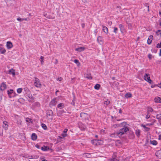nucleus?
I'll list each match as a JSON object with an SVG mask.
<instances>
[{"label": "nucleus", "mask_w": 161, "mask_h": 161, "mask_svg": "<svg viewBox=\"0 0 161 161\" xmlns=\"http://www.w3.org/2000/svg\"><path fill=\"white\" fill-rule=\"evenodd\" d=\"M22 90V88H18L17 89V92L18 93H21V92Z\"/></svg>", "instance_id": "37"}, {"label": "nucleus", "mask_w": 161, "mask_h": 161, "mask_svg": "<svg viewBox=\"0 0 161 161\" xmlns=\"http://www.w3.org/2000/svg\"><path fill=\"white\" fill-rule=\"evenodd\" d=\"M154 101L156 103H161V98L159 97H157L154 98Z\"/></svg>", "instance_id": "17"}, {"label": "nucleus", "mask_w": 161, "mask_h": 161, "mask_svg": "<svg viewBox=\"0 0 161 161\" xmlns=\"http://www.w3.org/2000/svg\"><path fill=\"white\" fill-rule=\"evenodd\" d=\"M73 97L72 99H71L70 100H71V102H70V103L72 105L75 106V102L76 101V98L74 94L73 93Z\"/></svg>", "instance_id": "7"}, {"label": "nucleus", "mask_w": 161, "mask_h": 161, "mask_svg": "<svg viewBox=\"0 0 161 161\" xmlns=\"http://www.w3.org/2000/svg\"><path fill=\"white\" fill-rule=\"evenodd\" d=\"M153 36L152 35L150 36L148 39L147 41V43L148 44H150L151 43L153 39Z\"/></svg>", "instance_id": "10"}, {"label": "nucleus", "mask_w": 161, "mask_h": 161, "mask_svg": "<svg viewBox=\"0 0 161 161\" xmlns=\"http://www.w3.org/2000/svg\"><path fill=\"white\" fill-rule=\"evenodd\" d=\"M41 125L42 128L45 130H46L47 129V127L46 125L43 123H42L41 124Z\"/></svg>", "instance_id": "30"}, {"label": "nucleus", "mask_w": 161, "mask_h": 161, "mask_svg": "<svg viewBox=\"0 0 161 161\" xmlns=\"http://www.w3.org/2000/svg\"><path fill=\"white\" fill-rule=\"evenodd\" d=\"M97 41L100 44H103V38L101 36H98L97 38Z\"/></svg>", "instance_id": "13"}, {"label": "nucleus", "mask_w": 161, "mask_h": 161, "mask_svg": "<svg viewBox=\"0 0 161 161\" xmlns=\"http://www.w3.org/2000/svg\"><path fill=\"white\" fill-rule=\"evenodd\" d=\"M3 128L5 129V130H7L8 126V124H7V122L6 121L3 122Z\"/></svg>", "instance_id": "19"}, {"label": "nucleus", "mask_w": 161, "mask_h": 161, "mask_svg": "<svg viewBox=\"0 0 161 161\" xmlns=\"http://www.w3.org/2000/svg\"><path fill=\"white\" fill-rule=\"evenodd\" d=\"M156 118L158 119H161V114H159L156 115Z\"/></svg>", "instance_id": "36"}, {"label": "nucleus", "mask_w": 161, "mask_h": 161, "mask_svg": "<svg viewBox=\"0 0 161 161\" xmlns=\"http://www.w3.org/2000/svg\"><path fill=\"white\" fill-rule=\"evenodd\" d=\"M156 33L158 36H159L161 37V30H158L156 32Z\"/></svg>", "instance_id": "33"}, {"label": "nucleus", "mask_w": 161, "mask_h": 161, "mask_svg": "<svg viewBox=\"0 0 161 161\" xmlns=\"http://www.w3.org/2000/svg\"><path fill=\"white\" fill-rule=\"evenodd\" d=\"M28 97L32 100L34 99V97H32L31 95H30L29 96H28Z\"/></svg>", "instance_id": "49"}, {"label": "nucleus", "mask_w": 161, "mask_h": 161, "mask_svg": "<svg viewBox=\"0 0 161 161\" xmlns=\"http://www.w3.org/2000/svg\"><path fill=\"white\" fill-rule=\"evenodd\" d=\"M85 49V48L84 47H80L78 48H76L75 49V50L78 51L79 52H81L83 51Z\"/></svg>", "instance_id": "15"}, {"label": "nucleus", "mask_w": 161, "mask_h": 161, "mask_svg": "<svg viewBox=\"0 0 161 161\" xmlns=\"http://www.w3.org/2000/svg\"><path fill=\"white\" fill-rule=\"evenodd\" d=\"M153 111V109L151 107H148V109L147 111V114H149V112H152Z\"/></svg>", "instance_id": "29"}, {"label": "nucleus", "mask_w": 161, "mask_h": 161, "mask_svg": "<svg viewBox=\"0 0 161 161\" xmlns=\"http://www.w3.org/2000/svg\"><path fill=\"white\" fill-rule=\"evenodd\" d=\"M9 74H12L13 75H15V70L13 69H11L9 70Z\"/></svg>", "instance_id": "21"}, {"label": "nucleus", "mask_w": 161, "mask_h": 161, "mask_svg": "<svg viewBox=\"0 0 161 161\" xmlns=\"http://www.w3.org/2000/svg\"><path fill=\"white\" fill-rule=\"evenodd\" d=\"M64 105L63 103H60L58 105L57 107L59 108H62L64 107Z\"/></svg>", "instance_id": "24"}, {"label": "nucleus", "mask_w": 161, "mask_h": 161, "mask_svg": "<svg viewBox=\"0 0 161 161\" xmlns=\"http://www.w3.org/2000/svg\"><path fill=\"white\" fill-rule=\"evenodd\" d=\"M155 155L159 158H161V149L157 151L155 153Z\"/></svg>", "instance_id": "9"}, {"label": "nucleus", "mask_w": 161, "mask_h": 161, "mask_svg": "<svg viewBox=\"0 0 161 161\" xmlns=\"http://www.w3.org/2000/svg\"><path fill=\"white\" fill-rule=\"evenodd\" d=\"M122 112H121V110L120 109L119 110V113H121Z\"/></svg>", "instance_id": "64"}, {"label": "nucleus", "mask_w": 161, "mask_h": 161, "mask_svg": "<svg viewBox=\"0 0 161 161\" xmlns=\"http://www.w3.org/2000/svg\"><path fill=\"white\" fill-rule=\"evenodd\" d=\"M80 116L84 120L88 119V114L85 113H81L80 114Z\"/></svg>", "instance_id": "5"}, {"label": "nucleus", "mask_w": 161, "mask_h": 161, "mask_svg": "<svg viewBox=\"0 0 161 161\" xmlns=\"http://www.w3.org/2000/svg\"><path fill=\"white\" fill-rule=\"evenodd\" d=\"M47 116V117H50L51 119L53 118V111L51 110H49L46 112Z\"/></svg>", "instance_id": "4"}, {"label": "nucleus", "mask_w": 161, "mask_h": 161, "mask_svg": "<svg viewBox=\"0 0 161 161\" xmlns=\"http://www.w3.org/2000/svg\"><path fill=\"white\" fill-rule=\"evenodd\" d=\"M129 129L127 127H125L120 129L118 132L111 134L110 136L111 137H115L117 135H122L124 134L125 132H126Z\"/></svg>", "instance_id": "1"}, {"label": "nucleus", "mask_w": 161, "mask_h": 161, "mask_svg": "<svg viewBox=\"0 0 161 161\" xmlns=\"http://www.w3.org/2000/svg\"><path fill=\"white\" fill-rule=\"evenodd\" d=\"M152 55L151 54H149L148 55V57L150 59H152Z\"/></svg>", "instance_id": "45"}, {"label": "nucleus", "mask_w": 161, "mask_h": 161, "mask_svg": "<svg viewBox=\"0 0 161 161\" xmlns=\"http://www.w3.org/2000/svg\"><path fill=\"white\" fill-rule=\"evenodd\" d=\"M58 61L57 59H55V62L54 63L55 64H57L58 63Z\"/></svg>", "instance_id": "52"}, {"label": "nucleus", "mask_w": 161, "mask_h": 161, "mask_svg": "<svg viewBox=\"0 0 161 161\" xmlns=\"http://www.w3.org/2000/svg\"><path fill=\"white\" fill-rule=\"evenodd\" d=\"M100 87V84H97L95 86L94 88L95 89L98 90L99 89Z\"/></svg>", "instance_id": "31"}, {"label": "nucleus", "mask_w": 161, "mask_h": 161, "mask_svg": "<svg viewBox=\"0 0 161 161\" xmlns=\"http://www.w3.org/2000/svg\"><path fill=\"white\" fill-rule=\"evenodd\" d=\"M1 90L3 91L6 88V85L3 82L1 85Z\"/></svg>", "instance_id": "14"}, {"label": "nucleus", "mask_w": 161, "mask_h": 161, "mask_svg": "<svg viewBox=\"0 0 161 161\" xmlns=\"http://www.w3.org/2000/svg\"><path fill=\"white\" fill-rule=\"evenodd\" d=\"M103 30L105 33H107L108 32V29L106 26H103Z\"/></svg>", "instance_id": "25"}, {"label": "nucleus", "mask_w": 161, "mask_h": 161, "mask_svg": "<svg viewBox=\"0 0 161 161\" xmlns=\"http://www.w3.org/2000/svg\"><path fill=\"white\" fill-rule=\"evenodd\" d=\"M44 58V57L42 56H41L40 57V59H41V60H43Z\"/></svg>", "instance_id": "56"}, {"label": "nucleus", "mask_w": 161, "mask_h": 161, "mask_svg": "<svg viewBox=\"0 0 161 161\" xmlns=\"http://www.w3.org/2000/svg\"><path fill=\"white\" fill-rule=\"evenodd\" d=\"M109 161H119V160H118L117 159H115L114 158L113 159H110Z\"/></svg>", "instance_id": "44"}, {"label": "nucleus", "mask_w": 161, "mask_h": 161, "mask_svg": "<svg viewBox=\"0 0 161 161\" xmlns=\"http://www.w3.org/2000/svg\"><path fill=\"white\" fill-rule=\"evenodd\" d=\"M131 96H132V95L131 94V93H130V92L126 93L125 95V97L126 98H127L131 97Z\"/></svg>", "instance_id": "22"}, {"label": "nucleus", "mask_w": 161, "mask_h": 161, "mask_svg": "<svg viewBox=\"0 0 161 161\" xmlns=\"http://www.w3.org/2000/svg\"><path fill=\"white\" fill-rule=\"evenodd\" d=\"M119 26L121 32H122V30H123V28H124L123 25L120 24L119 25Z\"/></svg>", "instance_id": "39"}, {"label": "nucleus", "mask_w": 161, "mask_h": 161, "mask_svg": "<svg viewBox=\"0 0 161 161\" xmlns=\"http://www.w3.org/2000/svg\"><path fill=\"white\" fill-rule=\"evenodd\" d=\"M31 119H30V118H27L26 119V121H27V122H29V121H31Z\"/></svg>", "instance_id": "48"}, {"label": "nucleus", "mask_w": 161, "mask_h": 161, "mask_svg": "<svg viewBox=\"0 0 161 161\" xmlns=\"http://www.w3.org/2000/svg\"><path fill=\"white\" fill-rule=\"evenodd\" d=\"M26 157L27 158L29 159H33V155H26Z\"/></svg>", "instance_id": "38"}, {"label": "nucleus", "mask_w": 161, "mask_h": 161, "mask_svg": "<svg viewBox=\"0 0 161 161\" xmlns=\"http://www.w3.org/2000/svg\"><path fill=\"white\" fill-rule=\"evenodd\" d=\"M41 150L43 151H47L49 150V147L48 146H44L41 147Z\"/></svg>", "instance_id": "16"}, {"label": "nucleus", "mask_w": 161, "mask_h": 161, "mask_svg": "<svg viewBox=\"0 0 161 161\" xmlns=\"http://www.w3.org/2000/svg\"><path fill=\"white\" fill-rule=\"evenodd\" d=\"M64 112V110H60L58 111L57 113V115H58V114H62Z\"/></svg>", "instance_id": "32"}, {"label": "nucleus", "mask_w": 161, "mask_h": 161, "mask_svg": "<svg viewBox=\"0 0 161 161\" xmlns=\"http://www.w3.org/2000/svg\"><path fill=\"white\" fill-rule=\"evenodd\" d=\"M33 159H37L39 158V156L37 155L33 156Z\"/></svg>", "instance_id": "41"}, {"label": "nucleus", "mask_w": 161, "mask_h": 161, "mask_svg": "<svg viewBox=\"0 0 161 161\" xmlns=\"http://www.w3.org/2000/svg\"><path fill=\"white\" fill-rule=\"evenodd\" d=\"M136 134L138 137H139L140 135V130L137 129L136 130Z\"/></svg>", "instance_id": "23"}, {"label": "nucleus", "mask_w": 161, "mask_h": 161, "mask_svg": "<svg viewBox=\"0 0 161 161\" xmlns=\"http://www.w3.org/2000/svg\"><path fill=\"white\" fill-rule=\"evenodd\" d=\"M6 51L5 49L1 47L0 48V53L1 54H4Z\"/></svg>", "instance_id": "27"}, {"label": "nucleus", "mask_w": 161, "mask_h": 161, "mask_svg": "<svg viewBox=\"0 0 161 161\" xmlns=\"http://www.w3.org/2000/svg\"><path fill=\"white\" fill-rule=\"evenodd\" d=\"M82 25V28H83L84 27H85V23H82V25Z\"/></svg>", "instance_id": "55"}, {"label": "nucleus", "mask_w": 161, "mask_h": 161, "mask_svg": "<svg viewBox=\"0 0 161 161\" xmlns=\"http://www.w3.org/2000/svg\"><path fill=\"white\" fill-rule=\"evenodd\" d=\"M6 46L8 49H10L13 47V45L11 42L8 41L7 42Z\"/></svg>", "instance_id": "8"}, {"label": "nucleus", "mask_w": 161, "mask_h": 161, "mask_svg": "<svg viewBox=\"0 0 161 161\" xmlns=\"http://www.w3.org/2000/svg\"><path fill=\"white\" fill-rule=\"evenodd\" d=\"M62 79H63V78L62 77H60V78H58V79H57V80H59V81H60Z\"/></svg>", "instance_id": "50"}, {"label": "nucleus", "mask_w": 161, "mask_h": 161, "mask_svg": "<svg viewBox=\"0 0 161 161\" xmlns=\"http://www.w3.org/2000/svg\"><path fill=\"white\" fill-rule=\"evenodd\" d=\"M108 24L110 25H111L112 24V22L111 21H109L108 22Z\"/></svg>", "instance_id": "59"}, {"label": "nucleus", "mask_w": 161, "mask_h": 161, "mask_svg": "<svg viewBox=\"0 0 161 161\" xmlns=\"http://www.w3.org/2000/svg\"><path fill=\"white\" fill-rule=\"evenodd\" d=\"M7 161H14V159L9 158H8Z\"/></svg>", "instance_id": "42"}, {"label": "nucleus", "mask_w": 161, "mask_h": 161, "mask_svg": "<svg viewBox=\"0 0 161 161\" xmlns=\"http://www.w3.org/2000/svg\"><path fill=\"white\" fill-rule=\"evenodd\" d=\"M75 63L78 66H79L80 64V63L79 62V60L78 59H75L74 60Z\"/></svg>", "instance_id": "34"}, {"label": "nucleus", "mask_w": 161, "mask_h": 161, "mask_svg": "<svg viewBox=\"0 0 161 161\" xmlns=\"http://www.w3.org/2000/svg\"><path fill=\"white\" fill-rule=\"evenodd\" d=\"M148 114H147V115H146V119H149L150 116H148Z\"/></svg>", "instance_id": "53"}, {"label": "nucleus", "mask_w": 161, "mask_h": 161, "mask_svg": "<svg viewBox=\"0 0 161 161\" xmlns=\"http://www.w3.org/2000/svg\"><path fill=\"white\" fill-rule=\"evenodd\" d=\"M157 48H160L161 47V42H160V43H158L157 45Z\"/></svg>", "instance_id": "40"}, {"label": "nucleus", "mask_w": 161, "mask_h": 161, "mask_svg": "<svg viewBox=\"0 0 161 161\" xmlns=\"http://www.w3.org/2000/svg\"><path fill=\"white\" fill-rule=\"evenodd\" d=\"M35 147L37 148L38 149H39L40 148V146L39 145H38V144H36V145H35Z\"/></svg>", "instance_id": "51"}, {"label": "nucleus", "mask_w": 161, "mask_h": 161, "mask_svg": "<svg viewBox=\"0 0 161 161\" xmlns=\"http://www.w3.org/2000/svg\"><path fill=\"white\" fill-rule=\"evenodd\" d=\"M28 18H22V20H26V21H27L28 20Z\"/></svg>", "instance_id": "57"}, {"label": "nucleus", "mask_w": 161, "mask_h": 161, "mask_svg": "<svg viewBox=\"0 0 161 161\" xmlns=\"http://www.w3.org/2000/svg\"><path fill=\"white\" fill-rule=\"evenodd\" d=\"M8 94L10 98H11L12 97H14L15 96V93L14 92L13 90L10 89L7 91Z\"/></svg>", "instance_id": "6"}, {"label": "nucleus", "mask_w": 161, "mask_h": 161, "mask_svg": "<svg viewBox=\"0 0 161 161\" xmlns=\"http://www.w3.org/2000/svg\"><path fill=\"white\" fill-rule=\"evenodd\" d=\"M141 126L143 127L146 131H149L150 129V128L146 127L145 125L142 124Z\"/></svg>", "instance_id": "26"}, {"label": "nucleus", "mask_w": 161, "mask_h": 161, "mask_svg": "<svg viewBox=\"0 0 161 161\" xmlns=\"http://www.w3.org/2000/svg\"><path fill=\"white\" fill-rule=\"evenodd\" d=\"M86 156L87 157H89V156L90 155L89 153H86Z\"/></svg>", "instance_id": "54"}, {"label": "nucleus", "mask_w": 161, "mask_h": 161, "mask_svg": "<svg viewBox=\"0 0 161 161\" xmlns=\"http://www.w3.org/2000/svg\"><path fill=\"white\" fill-rule=\"evenodd\" d=\"M67 131L68 129H65L64 130L63 133L62 134L61 136L63 137L66 136H67L66 132Z\"/></svg>", "instance_id": "18"}, {"label": "nucleus", "mask_w": 161, "mask_h": 161, "mask_svg": "<svg viewBox=\"0 0 161 161\" xmlns=\"http://www.w3.org/2000/svg\"><path fill=\"white\" fill-rule=\"evenodd\" d=\"M117 30L118 28L117 27H114V32L115 33H116L117 32Z\"/></svg>", "instance_id": "43"}, {"label": "nucleus", "mask_w": 161, "mask_h": 161, "mask_svg": "<svg viewBox=\"0 0 161 161\" xmlns=\"http://www.w3.org/2000/svg\"><path fill=\"white\" fill-rule=\"evenodd\" d=\"M150 142L151 144L154 145H156L158 143L157 141L155 140H151L150 141Z\"/></svg>", "instance_id": "28"}, {"label": "nucleus", "mask_w": 161, "mask_h": 161, "mask_svg": "<svg viewBox=\"0 0 161 161\" xmlns=\"http://www.w3.org/2000/svg\"><path fill=\"white\" fill-rule=\"evenodd\" d=\"M37 138V136L36 135L35 133H33L31 135V139L33 141L36 140Z\"/></svg>", "instance_id": "20"}, {"label": "nucleus", "mask_w": 161, "mask_h": 161, "mask_svg": "<svg viewBox=\"0 0 161 161\" xmlns=\"http://www.w3.org/2000/svg\"><path fill=\"white\" fill-rule=\"evenodd\" d=\"M44 62L43 60H41V63L42 64H43V63Z\"/></svg>", "instance_id": "63"}, {"label": "nucleus", "mask_w": 161, "mask_h": 161, "mask_svg": "<svg viewBox=\"0 0 161 161\" xmlns=\"http://www.w3.org/2000/svg\"><path fill=\"white\" fill-rule=\"evenodd\" d=\"M159 139H161V134L159 136Z\"/></svg>", "instance_id": "61"}, {"label": "nucleus", "mask_w": 161, "mask_h": 161, "mask_svg": "<svg viewBox=\"0 0 161 161\" xmlns=\"http://www.w3.org/2000/svg\"><path fill=\"white\" fill-rule=\"evenodd\" d=\"M84 77L88 79H92V77L90 73H87L84 74Z\"/></svg>", "instance_id": "11"}, {"label": "nucleus", "mask_w": 161, "mask_h": 161, "mask_svg": "<svg viewBox=\"0 0 161 161\" xmlns=\"http://www.w3.org/2000/svg\"><path fill=\"white\" fill-rule=\"evenodd\" d=\"M153 125L152 123H150V124H147L146 125Z\"/></svg>", "instance_id": "58"}, {"label": "nucleus", "mask_w": 161, "mask_h": 161, "mask_svg": "<svg viewBox=\"0 0 161 161\" xmlns=\"http://www.w3.org/2000/svg\"><path fill=\"white\" fill-rule=\"evenodd\" d=\"M158 85L159 86H158L159 87L161 88V83H159L158 84Z\"/></svg>", "instance_id": "60"}, {"label": "nucleus", "mask_w": 161, "mask_h": 161, "mask_svg": "<svg viewBox=\"0 0 161 161\" xmlns=\"http://www.w3.org/2000/svg\"><path fill=\"white\" fill-rule=\"evenodd\" d=\"M159 55L161 56V49L160 50V52L159 53Z\"/></svg>", "instance_id": "62"}, {"label": "nucleus", "mask_w": 161, "mask_h": 161, "mask_svg": "<svg viewBox=\"0 0 161 161\" xmlns=\"http://www.w3.org/2000/svg\"><path fill=\"white\" fill-rule=\"evenodd\" d=\"M22 18H21L20 17H18V18H17V19L18 21H23V20H22Z\"/></svg>", "instance_id": "46"}, {"label": "nucleus", "mask_w": 161, "mask_h": 161, "mask_svg": "<svg viewBox=\"0 0 161 161\" xmlns=\"http://www.w3.org/2000/svg\"><path fill=\"white\" fill-rule=\"evenodd\" d=\"M149 76V74H145L144 76V79L150 84H151L152 81L150 79Z\"/></svg>", "instance_id": "2"}, {"label": "nucleus", "mask_w": 161, "mask_h": 161, "mask_svg": "<svg viewBox=\"0 0 161 161\" xmlns=\"http://www.w3.org/2000/svg\"><path fill=\"white\" fill-rule=\"evenodd\" d=\"M13 1V0H5V2L8 4H11V3Z\"/></svg>", "instance_id": "35"}, {"label": "nucleus", "mask_w": 161, "mask_h": 161, "mask_svg": "<svg viewBox=\"0 0 161 161\" xmlns=\"http://www.w3.org/2000/svg\"><path fill=\"white\" fill-rule=\"evenodd\" d=\"M110 103V102L109 101H105L104 103L106 104L107 105H108Z\"/></svg>", "instance_id": "47"}, {"label": "nucleus", "mask_w": 161, "mask_h": 161, "mask_svg": "<svg viewBox=\"0 0 161 161\" xmlns=\"http://www.w3.org/2000/svg\"><path fill=\"white\" fill-rule=\"evenodd\" d=\"M34 85L37 87H41L42 86L39 79L36 77L35 78Z\"/></svg>", "instance_id": "3"}, {"label": "nucleus", "mask_w": 161, "mask_h": 161, "mask_svg": "<svg viewBox=\"0 0 161 161\" xmlns=\"http://www.w3.org/2000/svg\"><path fill=\"white\" fill-rule=\"evenodd\" d=\"M57 102L56 100V98H54L53 100H52L50 103V105L52 106H54L56 105Z\"/></svg>", "instance_id": "12"}]
</instances>
